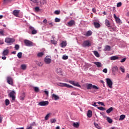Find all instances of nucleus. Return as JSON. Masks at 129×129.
Here are the masks:
<instances>
[{
  "instance_id": "29",
  "label": "nucleus",
  "mask_w": 129,
  "mask_h": 129,
  "mask_svg": "<svg viewBox=\"0 0 129 129\" xmlns=\"http://www.w3.org/2000/svg\"><path fill=\"white\" fill-rule=\"evenodd\" d=\"M56 72L58 74H61V73H62V69H61V68H57L56 69Z\"/></svg>"
},
{
  "instance_id": "36",
  "label": "nucleus",
  "mask_w": 129,
  "mask_h": 129,
  "mask_svg": "<svg viewBox=\"0 0 129 129\" xmlns=\"http://www.w3.org/2000/svg\"><path fill=\"white\" fill-rule=\"evenodd\" d=\"M124 118H125V115H121L120 116V118H119V120H123V119H124Z\"/></svg>"
},
{
  "instance_id": "26",
  "label": "nucleus",
  "mask_w": 129,
  "mask_h": 129,
  "mask_svg": "<svg viewBox=\"0 0 129 129\" xmlns=\"http://www.w3.org/2000/svg\"><path fill=\"white\" fill-rule=\"evenodd\" d=\"M105 24L106 26H107V27H108V28H111V27L110 26V23H109V21L106 20Z\"/></svg>"
},
{
  "instance_id": "23",
  "label": "nucleus",
  "mask_w": 129,
  "mask_h": 129,
  "mask_svg": "<svg viewBox=\"0 0 129 129\" xmlns=\"http://www.w3.org/2000/svg\"><path fill=\"white\" fill-rule=\"evenodd\" d=\"M94 26L96 29L100 28V24L98 22H94Z\"/></svg>"
},
{
  "instance_id": "43",
  "label": "nucleus",
  "mask_w": 129,
  "mask_h": 129,
  "mask_svg": "<svg viewBox=\"0 0 129 129\" xmlns=\"http://www.w3.org/2000/svg\"><path fill=\"white\" fill-rule=\"evenodd\" d=\"M34 124H35V122H34V123L31 124H30L31 126H29V127H28L26 129H32V128H33V127H32V126H34Z\"/></svg>"
},
{
  "instance_id": "25",
  "label": "nucleus",
  "mask_w": 129,
  "mask_h": 129,
  "mask_svg": "<svg viewBox=\"0 0 129 129\" xmlns=\"http://www.w3.org/2000/svg\"><path fill=\"white\" fill-rule=\"evenodd\" d=\"M44 55V52H40L37 54V57H38L39 58H41L43 57Z\"/></svg>"
},
{
  "instance_id": "42",
  "label": "nucleus",
  "mask_w": 129,
  "mask_h": 129,
  "mask_svg": "<svg viewBox=\"0 0 129 129\" xmlns=\"http://www.w3.org/2000/svg\"><path fill=\"white\" fill-rule=\"evenodd\" d=\"M51 43V44H53V45H56L57 44V41L55 40H52Z\"/></svg>"
},
{
  "instance_id": "12",
  "label": "nucleus",
  "mask_w": 129,
  "mask_h": 129,
  "mask_svg": "<svg viewBox=\"0 0 129 129\" xmlns=\"http://www.w3.org/2000/svg\"><path fill=\"white\" fill-rule=\"evenodd\" d=\"M13 78H12V77H8L7 78V82L8 84H10V85H14V83L13 82Z\"/></svg>"
},
{
  "instance_id": "40",
  "label": "nucleus",
  "mask_w": 129,
  "mask_h": 129,
  "mask_svg": "<svg viewBox=\"0 0 129 129\" xmlns=\"http://www.w3.org/2000/svg\"><path fill=\"white\" fill-rule=\"evenodd\" d=\"M5 104L6 106H8L10 104V100L9 99H7L5 100Z\"/></svg>"
},
{
  "instance_id": "17",
  "label": "nucleus",
  "mask_w": 129,
  "mask_h": 129,
  "mask_svg": "<svg viewBox=\"0 0 129 129\" xmlns=\"http://www.w3.org/2000/svg\"><path fill=\"white\" fill-rule=\"evenodd\" d=\"M94 64H95V65H96L97 67H98V68H100V67H102V66H103L102 63H101V62H98V61L94 62Z\"/></svg>"
},
{
  "instance_id": "46",
  "label": "nucleus",
  "mask_w": 129,
  "mask_h": 129,
  "mask_svg": "<svg viewBox=\"0 0 129 129\" xmlns=\"http://www.w3.org/2000/svg\"><path fill=\"white\" fill-rule=\"evenodd\" d=\"M97 108L100 110H105V108H104L103 107H97Z\"/></svg>"
},
{
  "instance_id": "7",
  "label": "nucleus",
  "mask_w": 129,
  "mask_h": 129,
  "mask_svg": "<svg viewBox=\"0 0 129 129\" xmlns=\"http://www.w3.org/2000/svg\"><path fill=\"white\" fill-rule=\"evenodd\" d=\"M15 95H16V92H15L14 91H12L9 94V96H10V97H11V98H12L13 101H15L16 100Z\"/></svg>"
},
{
  "instance_id": "59",
  "label": "nucleus",
  "mask_w": 129,
  "mask_h": 129,
  "mask_svg": "<svg viewBox=\"0 0 129 129\" xmlns=\"http://www.w3.org/2000/svg\"><path fill=\"white\" fill-rule=\"evenodd\" d=\"M48 21H47V19H44L43 21V23H44V24H47Z\"/></svg>"
},
{
  "instance_id": "45",
  "label": "nucleus",
  "mask_w": 129,
  "mask_h": 129,
  "mask_svg": "<svg viewBox=\"0 0 129 129\" xmlns=\"http://www.w3.org/2000/svg\"><path fill=\"white\" fill-rule=\"evenodd\" d=\"M22 52H19L17 54V57H18V58H19V59H21V58H22Z\"/></svg>"
},
{
  "instance_id": "22",
  "label": "nucleus",
  "mask_w": 129,
  "mask_h": 129,
  "mask_svg": "<svg viewBox=\"0 0 129 129\" xmlns=\"http://www.w3.org/2000/svg\"><path fill=\"white\" fill-rule=\"evenodd\" d=\"M91 35H92V31L90 30L87 32L85 34V36L86 37H89V36H91Z\"/></svg>"
},
{
  "instance_id": "35",
  "label": "nucleus",
  "mask_w": 129,
  "mask_h": 129,
  "mask_svg": "<svg viewBox=\"0 0 129 129\" xmlns=\"http://www.w3.org/2000/svg\"><path fill=\"white\" fill-rule=\"evenodd\" d=\"M35 92H39L40 91V89L38 87H33Z\"/></svg>"
},
{
  "instance_id": "37",
  "label": "nucleus",
  "mask_w": 129,
  "mask_h": 129,
  "mask_svg": "<svg viewBox=\"0 0 129 129\" xmlns=\"http://www.w3.org/2000/svg\"><path fill=\"white\" fill-rule=\"evenodd\" d=\"M107 120L109 123H112V119L109 117H107Z\"/></svg>"
},
{
  "instance_id": "3",
  "label": "nucleus",
  "mask_w": 129,
  "mask_h": 129,
  "mask_svg": "<svg viewBox=\"0 0 129 129\" xmlns=\"http://www.w3.org/2000/svg\"><path fill=\"white\" fill-rule=\"evenodd\" d=\"M24 44H25V45L27 47H32L34 46V43H33V42L27 39L24 40Z\"/></svg>"
},
{
  "instance_id": "5",
  "label": "nucleus",
  "mask_w": 129,
  "mask_h": 129,
  "mask_svg": "<svg viewBox=\"0 0 129 129\" xmlns=\"http://www.w3.org/2000/svg\"><path fill=\"white\" fill-rule=\"evenodd\" d=\"M5 42L6 43H7V44H10L11 45V44H13V43L15 42V39L14 38L7 37L5 39Z\"/></svg>"
},
{
  "instance_id": "11",
  "label": "nucleus",
  "mask_w": 129,
  "mask_h": 129,
  "mask_svg": "<svg viewBox=\"0 0 129 129\" xmlns=\"http://www.w3.org/2000/svg\"><path fill=\"white\" fill-rule=\"evenodd\" d=\"M117 70H118V68H117V66H114L112 67V72L113 75H115L116 74V71H117Z\"/></svg>"
},
{
  "instance_id": "28",
  "label": "nucleus",
  "mask_w": 129,
  "mask_h": 129,
  "mask_svg": "<svg viewBox=\"0 0 129 129\" xmlns=\"http://www.w3.org/2000/svg\"><path fill=\"white\" fill-rule=\"evenodd\" d=\"M25 93H23L21 94V95L20 96V100H25Z\"/></svg>"
},
{
  "instance_id": "21",
  "label": "nucleus",
  "mask_w": 129,
  "mask_h": 129,
  "mask_svg": "<svg viewBox=\"0 0 129 129\" xmlns=\"http://www.w3.org/2000/svg\"><path fill=\"white\" fill-rule=\"evenodd\" d=\"M110 59L112 61H114L115 60H118V57L114 55V56H112L110 57Z\"/></svg>"
},
{
  "instance_id": "51",
  "label": "nucleus",
  "mask_w": 129,
  "mask_h": 129,
  "mask_svg": "<svg viewBox=\"0 0 129 129\" xmlns=\"http://www.w3.org/2000/svg\"><path fill=\"white\" fill-rule=\"evenodd\" d=\"M55 23H59L60 22V19H59L58 18H55Z\"/></svg>"
},
{
  "instance_id": "9",
  "label": "nucleus",
  "mask_w": 129,
  "mask_h": 129,
  "mask_svg": "<svg viewBox=\"0 0 129 129\" xmlns=\"http://www.w3.org/2000/svg\"><path fill=\"white\" fill-rule=\"evenodd\" d=\"M90 46H91V43L89 40H86L82 44L83 47H89Z\"/></svg>"
},
{
  "instance_id": "33",
  "label": "nucleus",
  "mask_w": 129,
  "mask_h": 129,
  "mask_svg": "<svg viewBox=\"0 0 129 129\" xmlns=\"http://www.w3.org/2000/svg\"><path fill=\"white\" fill-rule=\"evenodd\" d=\"M73 126H74V127H77V128L79 127V123H78V122H77V123L74 122L73 123Z\"/></svg>"
},
{
  "instance_id": "15",
  "label": "nucleus",
  "mask_w": 129,
  "mask_h": 129,
  "mask_svg": "<svg viewBox=\"0 0 129 129\" xmlns=\"http://www.w3.org/2000/svg\"><path fill=\"white\" fill-rule=\"evenodd\" d=\"M74 25H75V21L74 20H71L68 23V27H72Z\"/></svg>"
},
{
  "instance_id": "13",
  "label": "nucleus",
  "mask_w": 129,
  "mask_h": 129,
  "mask_svg": "<svg viewBox=\"0 0 129 129\" xmlns=\"http://www.w3.org/2000/svg\"><path fill=\"white\" fill-rule=\"evenodd\" d=\"M51 61L52 59H51V58L49 57L46 56L44 58V61L46 63V64H50Z\"/></svg>"
},
{
  "instance_id": "63",
  "label": "nucleus",
  "mask_w": 129,
  "mask_h": 129,
  "mask_svg": "<svg viewBox=\"0 0 129 129\" xmlns=\"http://www.w3.org/2000/svg\"><path fill=\"white\" fill-rule=\"evenodd\" d=\"M2 58L3 60H6V59H7V57H6V56H3V57H2Z\"/></svg>"
},
{
  "instance_id": "61",
  "label": "nucleus",
  "mask_w": 129,
  "mask_h": 129,
  "mask_svg": "<svg viewBox=\"0 0 129 129\" xmlns=\"http://www.w3.org/2000/svg\"><path fill=\"white\" fill-rule=\"evenodd\" d=\"M92 12H93V13H96V10L94 8H93Z\"/></svg>"
},
{
  "instance_id": "10",
  "label": "nucleus",
  "mask_w": 129,
  "mask_h": 129,
  "mask_svg": "<svg viewBox=\"0 0 129 129\" xmlns=\"http://www.w3.org/2000/svg\"><path fill=\"white\" fill-rule=\"evenodd\" d=\"M69 83H70V84H72V85H74V86H77V87H81V85H80L79 84V83L77 82L75 83V81H69Z\"/></svg>"
},
{
  "instance_id": "32",
  "label": "nucleus",
  "mask_w": 129,
  "mask_h": 129,
  "mask_svg": "<svg viewBox=\"0 0 129 129\" xmlns=\"http://www.w3.org/2000/svg\"><path fill=\"white\" fill-rule=\"evenodd\" d=\"M119 69L120 71L122 72V73H124V72H125V69H124V67L121 66L120 67Z\"/></svg>"
},
{
  "instance_id": "4",
  "label": "nucleus",
  "mask_w": 129,
  "mask_h": 129,
  "mask_svg": "<svg viewBox=\"0 0 129 129\" xmlns=\"http://www.w3.org/2000/svg\"><path fill=\"white\" fill-rule=\"evenodd\" d=\"M29 32H31L32 35H36V34H37V31L35 29V28L31 26H30L29 27Z\"/></svg>"
},
{
  "instance_id": "14",
  "label": "nucleus",
  "mask_w": 129,
  "mask_h": 129,
  "mask_svg": "<svg viewBox=\"0 0 129 129\" xmlns=\"http://www.w3.org/2000/svg\"><path fill=\"white\" fill-rule=\"evenodd\" d=\"M20 12H21L20 10H15L13 11V14L14 16H15V17H19V15L20 14Z\"/></svg>"
},
{
  "instance_id": "52",
  "label": "nucleus",
  "mask_w": 129,
  "mask_h": 129,
  "mask_svg": "<svg viewBox=\"0 0 129 129\" xmlns=\"http://www.w3.org/2000/svg\"><path fill=\"white\" fill-rule=\"evenodd\" d=\"M98 104H100L101 105H102L103 106H105V105H104V103L103 102H97Z\"/></svg>"
},
{
  "instance_id": "24",
  "label": "nucleus",
  "mask_w": 129,
  "mask_h": 129,
  "mask_svg": "<svg viewBox=\"0 0 129 129\" xmlns=\"http://www.w3.org/2000/svg\"><path fill=\"white\" fill-rule=\"evenodd\" d=\"M88 117H91L92 116V111L89 110L87 113Z\"/></svg>"
},
{
  "instance_id": "18",
  "label": "nucleus",
  "mask_w": 129,
  "mask_h": 129,
  "mask_svg": "<svg viewBox=\"0 0 129 129\" xmlns=\"http://www.w3.org/2000/svg\"><path fill=\"white\" fill-rule=\"evenodd\" d=\"M110 49H111V47L109 45H106L105 46V49H104V51L105 52L110 51Z\"/></svg>"
},
{
  "instance_id": "54",
  "label": "nucleus",
  "mask_w": 129,
  "mask_h": 129,
  "mask_svg": "<svg viewBox=\"0 0 129 129\" xmlns=\"http://www.w3.org/2000/svg\"><path fill=\"white\" fill-rule=\"evenodd\" d=\"M126 60V57H124V58H122V59L120 60V62H121V63H123V62H125Z\"/></svg>"
},
{
  "instance_id": "39",
  "label": "nucleus",
  "mask_w": 129,
  "mask_h": 129,
  "mask_svg": "<svg viewBox=\"0 0 129 129\" xmlns=\"http://www.w3.org/2000/svg\"><path fill=\"white\" fill-rule=\"evenodd\" d=\"M94 124L97 128L101 129V127H100V126H99V125H98V124H97V123L94 122Z\"/></svg>"
},
{
  "instance_id": "58",
  "label": "nucleus",
  "mask_w": 129,
  "mask_h": 129,
  "mask_svg": "<svg viewBox=\"0 0 129 129\" xmlns=\"http://www.w3.org/2000/svg\"><path fill=\"white\" fill-rule=\"evenodd\" d=\"M103 72H104V73H107V69H104L103 70Z\"/></svg>"
},
{
  "instance_id": "56",
  "label": "nucleus",
  "mask_w": 129,
  "mask_h": 129,
  "mask_svg": "<svg viewBox=\"0 0 129 129\" xmlns=\"http://www.w3.org/2000/svg\"><path fill=\"white\" fill-rule=\"evenodd\" d=\"M119 7H121V3L119 2L117 4V8H119Z\"/></svg>"
},
{
  "instance_id": "30",
  "label": "nucleus",
  "mask_w": 129,
  "mask_h": 129,
  "mask_svg": "<svg viewBox=\"0 0 129 129\" xmlns=\"http://www.w3.org/2000/svg\"><path fill=\"white\" fill-rule=\"evenodd\" d=\"M93 53H94L95 56H96V57H97V58H99L100 55H99V53H98V52H97V51L94 50L93 51Z\"/></svg>"
},
{
  "instance_id": "62",
  "label": "nucleus",
  "mask_w": 129,
  "mask_h": 129,
  "mask_svg": "<svg viewBox=\"0 0 129 129\" xmlns=\"http://www.w3.org/2000/svg\"><path fill=\"white\" fill-rule=\"evenodd\" d=\"M92 105H93V106H95V107L97 106V105H96V102H94V104H92Z\"/></svg>"
},
{
  "instance_id": "2",
  "label": "nucleus",
  "mask_w": 129,
  "mask_h": 129,
  "mask_svg": "<svg viewBox=\"0 0 129 129\" xmlns=\"http://www.w3.org/2000/svg\"><path fill=\"white\" fill-rule=\"evenodd\" d=\"M58 86H60L61 87H67L68 88H73V86L68 85L66 83H58L57 84Z\"/></svg>"
},
{
  "instance_id": "44",
  "label": "nucleus",
  "mask_w": 129,
  "mask_h": 129,
  "mask_svg": "<svg viewBox=\"0 0 129 129\" xmlns=\"http://www.w3.org/2000/svg\"><path fill=\"white\" fill-rule=\"evenodd\" d=\"M30 1L34 4H39V1L38 0H30Z\"/></svg>"
},
{
  "instance_id": "38",
  "label": "nucleus",
  "mask_w": 129,
  "mask_h": 129,
  "mask_svg": "<svg viewBox=\"0 0 129 129\" xmlns=\"http://www.w3.org/2000/svg\"><path fill=\"white\" fill-rule=\"evenodd\" d=\"M50 115H51V113H49L45 116V120H48L49 119V117H50Z\"/></svg>"
},
{
  "instance_id": "20",
  "label": "nucleus",
  "mask_w": 129,
  "mask_h": 129,
  "mask_svg": "<svg viewBox=\"0 0 129 129\" xmlns=\"http://www.w3.org/2000/svg\"><path fill=\"white\" fill-rule=\"evenodd\" d=\"M9 52H10V50H9V49L4 50L3 52V55H4V56H8V55L9 54Z\"/></svg>"
},
{
  "instance_id": "64",
  "label": "nucleus",
  "mask_w": 129,
  "mask_h": 129,
  "mask_svg": "<svg viewBox=\"0 0 129 129\" xmlns=\"http://www.w3.org/2000/svg\"><path fill=\"white\" fill-rule=\"evenodd\" d=\"M49 26H51V27H53V23L52 22H50L49 23Z\"/></svg>"
},
{
  "instance_id": "31",
  "label": "nucleus",
  "mask_w": 129,
  "mask_h": 129,
  "mask_svg": "<svg viewBox=\"0 0 129 129\" xmlns=\"http://www.w3.org/2000/svg\"><path fill=\"white\" fill-rule=\"evenodd\" d=\"M112 110H113V108L112 107H110L108 109H107L106 110V112L107 113H110V112H111V111H112Z\"/></svg>"
},
{
  "instance_id": "19",
  "label": "nucleus",
  "mask_w": 129,
  "mask_h": 129,
  "mask_svg": "<svg viewBox=\"0 0 129 129\" xmlns=\"http://www.w3.org/2000/svg\"><path fill=\"white\" fill-rule=\"evenodd\" d=\"M52 98H54V100H58L60 98L59 96H57V95L53 94L52 95Z\"/></svg>"
},
{
  "instance_id": "47",
  "label": "nucleus",
  "mask_w": 129,
  "mask_h": 129,
  "mask_svg": "<svg viewBox=\"0 0 129 129\" xmlns=\"http://www.w3.org/2000/svg\"><path fill=\"white\" fill-rule=\"evenodd\" d=\"M62 59L63 60H67V59H68V56L65 55H63Z\"/></svg>"
},
{
  "instance_id": "53",
  "label": "nucleus",
  "mask_w": 129,
  "mask_h": 129,
  "mask_svg": "<svg viewBox=\"0 0 129 129\" xmlns=\"http://www.w3.org/2000/svg\"><path fill=\"white\" fill-rule=\"evenodd\" d=\"M55 15H60V11L56 10L54 12Z\"/></svg>"
},
{
  "instance_id": "1",
  "label": "nucleus",
  "mask_w": 129,
  "mask_h": 129,
  "mask_svg": "<svg viewBox=\"0 0 129 129\" xmlns=\"http://www.w3.org/2000/svg\"><path fill=\"white\" fill-rule=\"evenodd\" d=\"M86 87L87 89L88 90H89L90 89H96V90H98L99 89V88H98L97 86L95 85H93L92 84H86Z\"/></svg>"
},
{
  "instance_id": "50",
  "label": "nucleus",
  "mask_w": 129,
  "mask_h": 129,
  "mask_svg": "<svg viewBox=\"0 0 129 129\" xmlns=\"http://www.w3.org/2000/svg\"><path fill=\"white\" fill-rule=\"evenodd\" d=\"M15 48L16 50H19V49H20V46L18 44H16Z\"/></svg>"
},
{
  "instance_id": "27",
  "label": "nucleus",
  "mask_w": 129,
  "mask_h": 129,
  "mask_svg": "<svg viewBox=\"0 0 129 129\" xmlns=\"http://www.w3.org/2000/svg\"><path fill=\"white\" fill-rule=\"evenodd\" d=\"M61 48H64V47H66L67 46V43H66V41H62L61 44Z\"/></svg>"
},
{
  "instance_id": "48",
  "label": "nucleus",
  "mask_w": 129,
  "mask_h": 129,
  "mask_svg": "<svg viewBox=\"0 0 129 129\" xmlns=\"http://www.w3.org/2000/svg\"><path fill=\"white\" fill-rule=\"evenodd\" d=\"M35 12H40V8L35 7Z\"/></svg>"
},
{
  "instance_id": "8",
  "label": "nucleus",
  "mask_w": 129,
  "mask_h": 129,
  "mask_svg": "<svg viewBox=\"0 0 129 129\" xmlns=\"http://www.w3.org/2000/svg\"><path fill=\"white\" fill-rule=\"evenodd\" d=\"M49 104V101H42L40 102L38 105H39L40 106H46V105H48Z\"/></svg>"
},
{
  "instance_id": "34",
  "label": "nucleus",
  "mask_w": 129,
  "mask_h": 129,
  "mask_svg": "<svg viewBox=\"0 0 129 129\" xmlns=\"http://www.w3.org/2000/svg\"><path fill=\"white\" fill-rule=\"evenodd\" d=\"M21 69L22 70H26V69H27V65H26V64H22L21 65Z\"/></svg>"
},
{
  "instance_id": "49",
  "label": "nucleus",
  "mask_w": 129,
  "mask_h": 129,
  "mask_svg": "<svg viewBox=\"0 0 129 129\" xmlns=\"http://www.w3.org/2000/svg\"><path fill=\"white\" fill-rule=\"evenodd\" d=\"M36 64H37V65H38L40 67L43 66V63L42 62H37Z\"/></svg>"
},
{
  "instance_id": "16",
  "label": "nucleus",
  "mask_w": 129,
  "mask_h": 129,
  "mask_svg": "<svg viewBox=\"0 0 129 129\" xmlns=\"http://www.w3.org/2000/svg\"><path fill=\"white\" fill-rule=\"evenodd\" d=\"M113 17L116 21V22L117 24H120V19H119V18L116 17V15L115 14H114Z\"/></svg>"
},
{
  "instance_id": "60",
  "label": "nucleus",
  "mask_w": 129,
  "mask_h": 129,
  "mask_svg": "<svg viewBox=\"0 0 129 129\" xmlns=\"http://www.w3.org/2000/svg\"><path fill=\"white\" fill-rule=\"evenodd\" d=\"M3 117L0 116V123H2V122L3 121Z\"/></svg>"
},
{
  "instance_id": "57",
  "label": "nucleus",
  "mask_w": 129,
  "mask_h": 129,
  "mask_svg": "<svg viewBox=\"0 0 129 129\" xmlns=\"http://www.w3.org/2000/svg\"><path fill=\"white\" fill-rule=\"evenodd\" d=\"M44 93L47 96L49 95V92L48 91H44Z\"/></svg>"
},
{
  "instance_id": "41",
  "label": "nucleus",
  "mask_w": 129,
  "mask_h": 129,
  "mask_svg": "<svg viewBox=\"0 0 129 129\" xmlns=\"http://www.w3.org/2000/svg\"><path fill=\"white\" fill-rule=\"evenodd\" d=\"M56 120L55 118H52L50 119V122L51 123H55L56 122Z\"/></svg>"
},
{
  "instance_id": "6",
  "label": "nucleus",
  "mask_w": 129,
  "mask_h": 129,
  "mask_svg": "<svg viewBox=\"0 0 129 129\" xmlns=\"http://www.w3.org/2000/svg\"><path fill=\"white\" fill-rule=\"evenodd\" d=\"M106 80L107 85H108V87L109 88H112V85L113 84V83H112V81H111V80H110V79L109 78H107Z\"/></svg>"
},
{
  "instance_id": "55",
  "label": "nucleus",
  "mask_w": 129,
  "mask_h": 129,
  "mask_svg": "<svg viewBox=\"0 0 129 129\" xmlns=\"http://www.w3.org/2000/svg\"><path fill=\"white\" fill-rule=\"evenodd\" d=\"M0 34L2 35V36H5L4 30L0 31Z\"/></svg>"
}]
</instances>
